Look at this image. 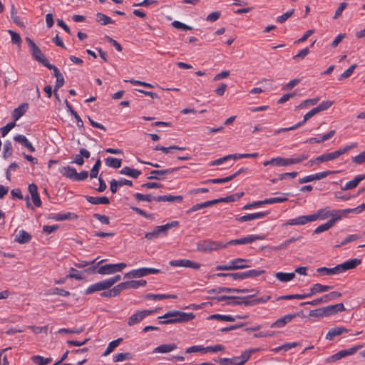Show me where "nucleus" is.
I'll return each instance as SVG.
<instances>
[{
    "instance_id": "nucleus-1",
    "label": "nucleus",
    "mask_w": 365,
    "mask_h": 365,
    "mask_svg": "<svg viewBox=\"0 0 365 365\" xmlns=\"http://www.w3.org/2000/svg\"><path fill=\"white\" fill-rule=\"evenodd\" d=\"M195 317L193 313H186L178 310L169 311L158 319L164 320L159 321V324H169L176 323H183L192 320Z\"/></svg>"
},
{
    "instance_id": "nucleus-2",
    "label": "nucleus",
    "mask_w": 365,
    "mask_h": 365,
    "mask_svg": "<svg viewBox=\"0 0 365 365\" xmlns=\"http://www.w3.org/2000/svg\"><path fill=\"white\" fill-rule=\"evenodd\" d=\"M361 262L360 259L354 258L349 261L344 262L342 264H338L332 268H327L325 267H319L317 272L323 275H334L346 270L351 269L359 265Z\"/></svg>"
},
{
    "instance_id": "nucleus-3",
    "label": "nucleus",
    "mask_w": 365,
    "mask_h": 365,
    "mask_svg": "<svg viewBox=\"0 0 365 365\" xmlns=\"http://www.w3.org/2000/svg\"><path fill=\"white\" fill-rule=\"evenodd\" d=\"M356 146H357V143H353L350 145H345L344 147H342V148H339V150H335L334 152L324 153V154L317 157L314 160H310L309 162V163L310 165H312L314 163H324V162L336 160L338 158H339L341 155L346 153L347 152H349L351 149L356 148Z\"/></svg>"
},
{
    "instance_id": "nucleus-4",
    "label": "nucleus",
    "mask_w": 365,
    "mask_h": 365,
    "mask_svg": "<svg viewBox=\"0 0 365 365\" xmlns=\"http://www.w3.org/2000/svg\"><path fill=\"white\" fill-rule=\"evenodd\" d=\"M265 272L264 270H255V269H250L246 272H235V273H217L214 274L213 276H216L218 277H232L235 280L237 279H245L247 278H254L259 277L262 274H263Z\"/></svg>"
},
{
    "instance_id": "nucleus-5",
    "label": "nucleus",
    "mask_w": 365,
    "mask_h": 365,
    "mask_svg": "<svg viewBox=\"0 0 365 365\" xmlns=\"http://www.w3.org/2000/svg\"><path fill=\"white\" fill-rule=\"evenodd\" d=\"M250 261L249 259L236 258L229 262L227 264L217 265L216 269L228 271L245 269L250 267V265L247 264Z\"/></svg>"
},
{
    "instance_id": "nucleus-6",
    "label": "nucleus",
    "mask_w": 365,
    "mask_h": 365,
    "mask_svg": "<svg viewBox=\"0 0 365 365\" xmlns=\"http://www.w3.org/2000/svg\"><path fill=\"white\" fill-rule=\"evenodd\" d=\"M227 246V244L222 242L206 240L200 242L197 245V249L202 252H210L214 250L223 249Z\"/></svg>"
},
{
    "instance_id": "nucleus-7",
    "label": "nucleus",
    "mask_w": 365,
    "mask_h": 365,
    "mask_svg": "<svg viewBox=\"0 0 365 365\" xmlns=\"http://www.w3.org/2000/svg\"><path fill=\"white\" fill-rule=\"evenodd\" d=\"M161 270L155 268L143 267L137 269H133L126 273L124 276L125 278H140L151 274L160 273Z\"/></svg>"
},
{
    "instance_id": "nucleus-8",
    "label": "nucleus",
    "mask_w": 365,
    "mask_h": 365,
    "mask_svg": "<svg viewBox=\"0 0 365 365\" xmlns=\"http://www.w3.org/2000/svg\"><path fill=\"white\" fill-rule=\"evenodd\" d=\"M318 113H319V111L317 109H316V107H315V108H312V110H310L309 112H307L304 115V119L302 122H299V123H298L292 126H290V127L283 128L275 130L273 132L272 135H280V134H283V133H286L287 131L294 130L297 128L299 127L303 123H304L307 120H308L309 118H311L312 116H314V115H316Z\"/></svg>"
},
{
    "instance_id": "nucleus-9",
    "label": "nucleus",
    "mask_w": 365,
    "mask_h": 365,
    "mask_svg": "<svg viewBox=\"0 0 365 365\" xmlns=\"http://www.w3.org/2000/svg\"><path fill=\"white\" fill-rule=\"evenodd\" d=\"M363 347V345H358L353 346L349 349H344L338 351L335 354L332 355L329 358L327 359L328 362L336 361H338L346 356L353 355L358 350L361 349Z\"/></svg>"
},
{
    "instance_id": "nucleus-10",
    "label": "nucleus",
    "mask_w": 365,
    "mask_h": 365,
    "mask_svg": "<svg viewBox=\"0 0 365 365\" xmlns=\"http://www.w3.org/2000/svg\"><path fill=\"white\" fill-rule=\"evenodd\" d=\"M264 238V235H251L240 239L232 240L225 244H227V245H245L252 243L256 240H262Z\"/></svg>"
},
{
    "instance_id": "nucleus-11",
    "label": "nucleus",
    "mask_w": 365,
    "mask_h": 365,
    "mask_svg": "<svg viewBox=\"0 0 365 365\" xmlns=\"http://www.w3.org/2000/svg\"><path fill=\"white\" fill-rule=\"evenodd\" d=\"M169 264L171 267H185L194 269H199L201 267L200 264L187 259L171 260L169 262Z\"/></svg>"
},
{
    "instance_id": "nucleus-12",
    "label": "nucleus",
    "mask_w": 365,
    "mask_h": 365,
    "mask_svg": "<svg viewBox=\"0 0 365 365\" xmlns=\"http://www.w3.org/2000/svg\"><path fill=\"white\" fill-rule=\"evenodd\" d=\"M154 312L153 310H143L138 311L133 314L129 319L128 324L129 326H133L140 322H141L145 317L152 314Z\"/></svg>"
},
{
    "instance_id": "nucleus-13",
    "label": "nucleus",
    "mask_w": 365,
    "mask_h": 365,
    "mask_svg": "<svg viewBox=\"0 0 365 365\" xmlns=\"http://www.w3.org/2000/svg\"><path fill=\"white\" fill-rule=\"evenodd\" d=\"M314 218L312 215H301L294 219L287 220L283 226L287 225H303L308 222H313Z\"/></svg>"
},
{
    "instance_id": "nucleus-14",
    "label": "nucleus",
    "mask_w": 365,
    "mask_h": 365,
    "mask_svg": "<svg viewBox=\"0 0 365 365\" xmlns=\"http://www.w3.org/2000/svg\"><path fill=\"white\" fill-rule=\"evenodd\" d=\"M269 214L268 212H258L255 213H251V214H247L243 216H236L235 220L238 222H247L256 219H261L264 217Z\"/></svg>"
},
{
    "instance_id": "nucleus-15",
    "label": "nucleus",
    "mask_w": 365,
    "mask_h": 365,
    "mask_svg": "<svg viewBox=\"0 0 365 365\" xmlns=\"http://www.w3.org/2000/svg\"><path fill=\"white\" fill-rule=\"evenodd\" d=\"M300 316L299 313L294 314H287L284 317L278 319L274 323L271 324L272 328L278 327L281 328L284 327L287 323L290 322L294 318L296 317Z\"/></svg>"
},
{
    "instance_id": "nucleus-16",
    "label": "nucleus",
    "mask_w": 365,
    "mask_h": 365,
    "mask_svg": "<svg viewBox=\"0 0 365 365\" xmlns=\"http://www.w3.org/2000/svg\"><path fill=\"white\" fill-rule=\"evenodd\" d=\"M222 292H227V293H247L249 292L248 289H235V288H229V287H219L215 289H212L207 291V293H222Z\"/></svg>"
},
{
    "instance_id": "nucleus-17",
    "label": "nucleus",
    "mask_w": 365,
    "mask_h": 365,
    "mask_svg": "<svg viewBox=\"0 0 365 365\" xmlns=\"http://www.w3.org/2000/svg\"><path fill=\"white\" fill-rule=\"evenodd\" d=\"M323 309L325 317H329L345 310V307L343 303H339L334 305H329L323 307Z\"/></svg>"
},
{
    "instance_id": "nucleus-18",
    "label": "nucleus",
    "mask_w": 365,
    "mask_h": 365,
    "mask_svg": "<svg viewBox=\"0 0 365 365\" xmlns=\"http://www.w3.org/2000/svg\"><path fill=\"white\" fill-rule=\"evenodd\" d=\"M179 169V168L165 169V170H154L150 172V175L148 177L149 180H162V175L170 174L176 171Z\"/></svg>"
},
{
    "instance_id": "nucleus-19",
    "label": "nucleus",
    "mask_w": 365,
    "mask_h": 365,
    "mask_svg": "<svg viewBox=\"0 0 365 365\" xmlns=\"http://www.w3.org/2000/svg\"><path fill=\"white\" fill-rule=\"evenodd\" d=\"M109 289V287L107 284L106 280H103L101 282H98L97 283H95L93 284H91L89 286L85 291L86 294H90L95 292L105 290Z\"/></svg>"
},
{
    "instance_id": "nucleus-20",
    "label": "nucleus",
    "mask_w": 365,
    "mask_h": 365,
    "mask_svg": "<svg viewBox=\"0 0 365 365\" xmlns=\"http://www.w3.org/2000/svg\"><path fill=\"white\" fill-rule=\"evenodd\" d=\"M348 331H349V330L347 329H346L345 327H336L331 329L326 334L325 338L327 340H333V339L335 336H339L344 333H347Z\"/></svg>"
},
{
    "instance_id": "nucleus-21",
    "label": "nucleus",
    "mask_w": 365,
    "mask_h": 365,
    "mask_svg": "<svg viewBox=\"0 0 365 365\" xmlns=\"http://www.w3.org/2000/svg\"><path fill=\"white\" fill-rule=\"evenodd\" d=\"M160 235H167L165 230L163 228V225L156 226L153 231L147 232L145 235V237L148 240H151L154 238L158 237Z\"/></svg>"
},
{
    "instance_id": "nucleus-22",
    "label": "nucleus",
    "mask_w": 365,
    "mask_h": 365,
    "mask_svg": "<svg viewBox=\"0 0 365 365\" xmlns=\"http://www.w3.org/2000/svg\"><path fill=\"white\" fill-rule=\"evenodd\" d=\"M183 197L182 195H160L154 198L155 201L158 202H181Z\"/></svg>"
},
{
    "instance_id": "nucleus-23",
    "label": "nucleus",
    "mask_w": 365,
    "mask_h": 365,
    "mask_svg": "<svg viewBox=\"0 0 365 365\" xmlns=\"http://www.w3.org/2000/svg\"><path fill=\"white\" fill-rule=\"evenodd\" d=\"M31 235L25 230H19L15 235V241L20 244H25L30 242Z\"/></svg>"
},
{
    "instance_id": "nucleus-24",
    "label": "nucleus",
    "mask_w": 365,
    "mask_h": 365,
    "mask_svg": "<svg viewBox=\"0 0 365 365\" xmlns=\"http://www.w3.org/2000/svg\"><path fill=\"white\" fill-rule=\"evenodd\" d=\"M365 179V175H356L353 180L347 182L344 187H342L343 190H351L355 188L359 183Z\"/></svg>"
},
{
    "instance_id": "nucleus-25",
    "label": "nucleus",
    "mask_w": 365,
    "mask_h": 365,
    "mask_svg": "<svg viewBox=\"0 0 365 365\" xmlns=\"http://www.w3.org/2000/svg\"><path fill=\"white\" fill-rule=\"evenodd\" d=\"M249 292H252V294L250 296L240 297L241 298L239 299H242V303L245 306H254L257 304L255 299H250V298L255 297L258 293V291L255 289H249Z\"/></svg>"
},
{
    "instance_id": "nucleus-26",
    "label": "nucleus",
    "mask_w": 365,
    "mask_h": 365,
    "mask_svg": "<svg viewBox=\"0 0 365 365\" xmlns=\"http://www.w3.org/2000/svg\"><path fill=\"white\" fill-rule=\"evenodd\" d=\"M31 51L32 53V56L35 58V60L42 63L43 66L44 63H47L48 62L47 58L45 57V56L43 54V53L38 46H36Z\"/></svg>"
},
{
    "instance_id": "nucleus-27",
    "label": "nucleus",
    "mask_w": 365,
    "mask_h": 365,
    "mask_svg": "<svg viewBox=\"0 0 365 365\" xmlns=\"http://www.w3.org/2000/svg\"><path fill=\"white\" fill-rule=\"evenodd\" d=\"M29 108L28 103H22L18 108H15L12 113V118L14 120L20 118L27 110Z\"/></svg>"
},
{
    "instance_id": "nucleus-28",
    "label": "nucleus",
    "mask_w": 365,
    "mask_h": 365,
    "mask_svg": "<svg viewBox=\"0 0 365 365\" xmlns=\"http://www.w3.org/2000/svg\"><path fill=\"white\" fill-rule=\"evenodd\" d=\"M86 200L93 204V205H98V204H105L108 205L110 203V200L108 197H91V196H86Z\"/></svg>"
},
{
    "instance_id": "nucleus-29",
    "label": "nucleus",
    "mask_w": 365,
    "mask_h": 365,
    "mask_svg": "<svg viewBox=\"0 0 365 365\" xmlns=\"http://www.w3.org/2000/svg\"><path fill=\"white\" fill-rule=\"evenodd\" d=\"M59 172L65 177H66L67 178H69L72 180L74 181V179H75V176H76V170L73 168H71L70 166H64V167H62L60 170H59Z\"/></svg>"
},
{
    "instance_id": "nucleus-30",
    "label": "nucleus",
    "mask_w": 365,
    "mask_h": 365,
    "mask_svg": "<svg viewBox=\"0 0 365 365\" xmlns=\"http://www.w3.org/2000/svg\"><path fill=\"white\" fill-rule=\"evenodd\" d=\"M120 173L122 175H128L131 178L136 179L141 175V171L138 169H135V168H132L126 166V167H124L120 171Z\"/></svg>"
},
{
    "instance_id": "nucleus-31",
    "label": "nucleus",
    "mask_w": 365,
    "mask_h": 365,
    "mask_svg": "<svg viewBox=\"0 0 365 365\" xmlns=\"http://www.w3.org/2000/svg\"><path fill=\"white\" fill-rule=\"evenodd\" d=\"M177 348L175 344H164L155 348L153 352L155 353H168Z\"/></svg>"
},
{
    "instance_id": "nucleus-32",
    "label": "nucleus",
    "mask_w": 365,
    "mask_h": 365,
    "mask_svg": "<svg viewBox=\"0 0 365 365\" xmlns=\"http://www.w3.org/2000/svg\"><path fill=\"white\" fill-rule=\"evenodd\" d=\"M287 159L282 157H277L272 158L269 160L264 162V166H267L269 165H276V166H287Z\"/></svg>"
},
{
    "instance_id": "nucleus-33",
    "label": "nucleus",
    "mask_w": 365,
    "mask_h": 365,
    "mask_svg": "<svg viewBox=\"0 0 365 365\" xmlns=\"http://www.w3.org/2000/svg\"><path fill=\"white\" fill-rule=\"evenodd\" d=\"M175 294H148L145 296V299L153 300H161L164 299H176Z\"/></svg>"
},
{
    "instance_id": "nucleus-34",
    "label": "nucleus",
    "mask_w": 365,
    "mask_h": 365,
    "mask_svg": "<svg viewBox=\"0 0 365 365\" xmlns=\"http://www.w3.org/2000/svg\"><path fill=\"white\" fill-rule=\"evenodd\" d=\"M330 215H331V210H329L328 207L320 209L312 215L313 217H314V221L317 220V219L325 220L329 217Z\"/></svg>"
},
{
    "instance_id": "nucleus-35",
    "label": "nucleus",
    "mask_w": 365,
    "mask_h": 365,
    "mask_svg": "<svg viewBox=\"0 0 365 365\" xmlns=\"http://www.w3.org/2000/svg\"><path fill=\"white\" fill-rule=\"evenodd\" d=\"M275 277L279 281L282 282H287L294 278L295 274L294 272L287 273L279 272L275 274Z\"/></svg>"
},
{
    "instance_id": "nucleus-36",
    "label": "nucleus",
    "mask_w": 365,
    "mask_h": 365,
    "mask_svg": "<svg viewBox=\"0 0 365 365\" xmlns=\"http://www.w3.org/2000/svg\"><path fill=\"white\" fill-rule=\"evenodd\" d=\"M78 215L72 213V212H67V213H58L56 214L54 217H53V219H54L56 221H63L68 219H77Z\"/></svg>"
},
{
    "instance_id": "nucleus-37",
    "label": "nucleus",
    "mask_w": 365,
    "mask_h": 365,
    "mask_svg": "<svg viewBox=\"0 0 365 365\" xmlns=\"http://www.w3.org/2000/svg\"><path fill=\"white\" fill-rule=\"evenodd\" d=\"M121 341H122V339L119 338V339H117L113 340L111 342H110L108 344L106 351L102 354V356H106L108 355L109 354H110L114 350V349L120 344V343Z\"/></svg>"
},
{
    "instance_id": "nucleus-38",
    "label": "nucleus",
    "mask_w": 365,
    "mask_h": 365,
    "mask_svg": "<svg viewBox=\"0 0 365 365\" xmlns=\"http://www.w3.org/2000/svg\"><path fill=\"white\" fill-rule=\"evenodd\" d=\"M96 21L102 25H107L114 23V21L109 16L100 12L96 14Z\"/></svg>"
},
{
    "instance_id": "nucleus-39",
    "label": "nucleus",
    "mask_w": 365,
    "mask_h": 365,
    "mask_svg": "<svg viewBox=\"0 0 365 365\" xmlns=\"http://www.w3.org/2000/svg\"><path fill=\"white\" fill-rule=\"evenodd\" d=\"M97 273L99 274H111L115 273V269H113L112 264H108L101 266L97 269Z\"/></svg>"
},
{
    "instance_id": "nucleus-40",
    "label": "nucleus",
    "mask_w": 365,
    "mask_h": 365,
    "mask_svg": "<svg viewBox=\"0 0 365 365\" xmlns=\"http://www.w3.org/2000/svg\"><path fill=\"white\" fill-rule=\"evenodd\" d=\"M126 283L128 285V289H138L140 287H145L147 284V282L144 279H140L127 281Z\"/></svg>"
},
{
    "instance_id": "nucleus-41",
    "label": "nucleus",
    "mask_w": 365,
    "mask_h": 365,
    "mask_svg": "<svg viewBox=\"0 0 365 365\" xmlns=\"http://www.w3.org/2000/svg\"><path fill=\"white\" fill-rule=\"evenodd\" d=\"M105 161L108 166L113 168H119L121 166V160L118 158L108 157Z\"/></svg>"
},
{
    "instance_id": "nucleus-42",
    "label": "nucleus",
    "mask_w": 365,
    "mask_h": 365,
    "mask_svg": "<svg viewBox=\"0 0 365 365\" xmlns=\"http://www.w3.org/2000/svg\"><path fill=\"white\" fill-rule=\"evenodd\" d=\"M341 296V292L334 291V292H331L329 294H324V296L322 297V299L323 303H326L331 300L336 299L340 297Z\"/></svg>"
},
{
    "instance_id": "nucleus-43",
    "label": "nucleus",
    "mask_w": 365,
    "mask_h": 365,
    "mask_svg": "<svg viewBox=\"0 0 365 365\" xmlns=\"http://www.w3.org/2000/svg\"><path fill=\"white\" fill-rule=\"evenodd\" d=\"M208 319H217V320L230 322H234L235 320V319L230 315H222V314H219L210 315L208 317Z\"/></svg>"
},
{
    "instance_id": "nucleus-44",
    "label": "nucleus",
    "mask_w": 365,
    "mask_h": 365,
    "mask_svg": "<svg viewBox=\"0 0 365 365\" xmlns=\"http://www.w3.org/2000/svg\"><path fill=\"white\" fill-rule=\"evenodd\" d=\"M331 289H332L331 286L323 285V284H321L319 283L314 284L312 286V291L314 292H316V294L327 292Z\"/></svg>"
},
{
    "instance_id": "nucleus-45",
    "label": "nucleus",
    "mask_w": 365,
    "mask_h": 365,
    "mask_svg": "<svg viewBox=\"0 0 365 365\" xmlns=\"http://www.w3.org/2000/svg\"><path fill=\"white\" fill-rule=\"evenodd\" d=\"M128 289V285L126 282H121L118 284V285L115 286L113 288L111 289L113 295L114 297L118 296L123 290Z\"/></svg>"
},
{
    "instance_id": "nucleus-46",
    "label": "nucleus",
    "mask_w": 365,
    "mask_h": 365,
    "mask_svg": "<svg viewBox=\"0 0 365 365\" xmlns=\"http://www.w3.org/2000/svg\"><path fill=\"white\" fill-rule=\"evenodd\" d=\"M132 358V354L129 352L125 353H119L116 354L115 356H113V361L115 362H119L123 361L124 360H128Z\"/></svg>"
},
{
    "instance_id": "nucleus-47",
    "label": "nucleus",
    "mask_w": 365,
    "mask_h": 365,
    "mask_svg": "<svg viewBox=\"0 0 365 365\" xmlns=\"http://www.w3.org/2000/svg\"><path fill=\"white\" fill-rule=\"evenodd\" d=\"M288 200V198L286 197H270L267 198L264 200V205L265 204H274V203H281L284 202H287Z\"/></svg>"
},
{
    "instance_id": "nucleus-48",
    "label": "nucleus",
    "mask_w": 365,
    "mask_h": 365,
    "mask_svg": "<svg viewBox=\"0 0 365 365\" xmlns=\"http://www.w3.org/2000/svg\"><path fill=\"white\" fill-rule=\"evenodd\" d=\"M332 221H327L326 223L322 224L319 226H318L313 232V234H319L322 232H325L330 228L332 227L331 226Z\"/></svg>"
},
{
    "instance_id": "nucleus-49",
    "label": "nucleus",
    "mask_w": 365,
    "mask_h": 365,
    "mask_svg": "<svg viewBox=\"0 0 365 365\" xmlns=\"http://www.w3.org/2000/svg\"><path fill=\"white\" fill-rule=\"evenodd\" d=\"M8 32L11 35L12 43L17 45L19 47H20L21 43V38L20 35L13 30H8Z\"/></svg>"
},
{
    "instance_id": "nucleus-50",
    "label": "nucleus",
    "mask_w": 365,
    "mask_h": 365,
    "mask_svg": "<svg viewBox=\"0 0 365 365\" xmlns=\"http://www.w3.org/2000/svg\"><path fill=\"white\" fill-rule=\"evenodd\" d=\"M244 195V192H242L240 193H235L234 195H231L230 196L225 197H221V202H234L239 200L241 197Z\"/></svg>"
},
{
    "instance_id": "nucleus-51",
    "label": "nucleus",
    "mask_w": 365,
    "mask_h": 365,
    "mask_svg": "<svg viewBox=\"0 0 365 365\" xmlns=\"http://www.w3.org/2000/svg\"><path fill=\"white\" fill-rule=\"evenodd\" d=\"M331 215L329 216L331 219L329 221H332L331 226L333 227L335 223L341 219V210H331Z\"/></svg>"
},
{
    "instance_id": "nucleus-52",
    "label": "nucleus",
    "mask_w": 365,
    "mask_h": 365,
    "mask_svg": "<svg viewBox=\"0 0 365 365\" xmlns=\"http://www.w3.org/2000/svg\"><path fill=\"white\" fill-rule=\"evenodd\" d=\"M33 359L38 365L48 364L52 361L51 358H44L41 356H34Z\"/></svg>"
},
{
    "instance_id": "nucleus-53",
    "label": "nucleus",
    "mask_w": 365,
    "mask_h": 365,
    "mask_svg": "<svg viewBox=\"0 0 365 365\" xmlns=\"http://www.w3.org/2000/svg\"><path fill=\"white\" fill-rule=\"evenodd\" d=\"M356 66V64H352L351 66H349V68L344 71L343 73L340 76L339 80L341 81L351 76Z\"/></svg>"
},
{
    "instance_id": "nucleus-54",
    "label": "nucleus",
    "mask_w": 365,
    "mask_h": 365,
    "mask_svg": "<svg viewBox=\"0 0 365 365\" xmlns=\"http://www.w3.org/2000/svg\"><path fill=\"white\" fill-rule=\"evenodd\" d=\"M134 197H135L136 200H138L139 201H147V202H151L152 200H154V198L155 197H153L150 194L143 195V194L138 193V192L135 193L134 195Z\"/></svg>"
},
{
    "instance_id": "nucleus-55",
    "label": "nucleus",
    "mask_w": 365,
    "mask_h": 365,
    "mask_svg": "<svg viewBox=\"0 0 365 365\" xmlns=\"http://www.w3.org/2000/svg\"><path fill=\"white\" fill-rule=\"evenodd\" d=\"M361 237L360 235H350L349 236H347L341 242L340 245H336L335 247H339L341 246H343L344 245H346L349 242H354L358 239H359Z\"/></svg>"
},
{
    "instance_id": "nucleus-56",
    "label": "nucleus",
    "mask_w": 365,
    "mask_h": 365,
    "mask_svg": "<svg viewBox=\"0 0 365 365\" xmlns=\"http://www.w3.org/2000/svg\"><path fill=\"white\" fill-rule=\"evenodd\" d=\"M294 12V9H290L286 13L283 14L282 15L278 16L277 18V21L280 24L285 22L289 17H291L293 15Z\"/></svg>"
},
{
    "instance_id": "nucleus-57",
    "label": "nucleus",
    "mask_w": 365,
    "mask_h": 365,
    "mask_svg": "<svg viewBox=\"0 0 365 365\" xmlns=\"http://www.w3.org/2000/svg\"><path fill=\"white\" fill-rule=\"evenodd\" d=\"M101 165V160L98 159L91 170L90 177L91 178H95L98 176Z\"/></svg>"
},
{
    "instance_id": "nucleus-58",
    "label": "nucleus",
    "mask_w": 365,
    "mask_h": 365,
    "mask_svg": "<svg viewBox=\"0 0 365 365\" xmlns=\"http://www.w3.org/2000/svg\"><path fill=\"white\" fill-rule=\"evenodd\" d=\"M319 101V97H317V98H314L307 99V100L302 101L298 106V108H303L307 106L308 105L314 106V105H316Z\"/></svg>"
},
{
    "instance_id": "nucleus-59",
    "label": "nucleus",
    "mask_w": 365,
    "mask_h": 365,
    "mask_svg": "<svg viewBox=\"0 0 365 365\" xmlns=\"http://www.w3.org/2000/svg\"><path fill=\"white\" fill-rule=\"evenodd\" d=\"M352 163L356 165H361L365 163V150L351 158Z\"/></svg>"
},
{
    "instance_id": "nucleus-60",
    "label": "nucleus",
    "mask_w": 365,
    "mask_h": 365,
    "mask_svg": "<svg viewBox=\"0 0 365 365\" xmlns=\"http://www.w3.org/2000/svg\"><path fill=\"white\" fill-rule=\"evenodd\" d=\"M16 141L27 148L31 152H34L35 148L32 144L28 140V138H14Z\"/></svg>"
},
{
    "instance_id": "nucleus-61",
    "label": "nucleus",
    "mask_w": 365,
    "mask_h": 365,
    "mask_svg": "<svg viewBox=\"0 0 365 365\" xmlns=\"http://www.w3.org/2000/svg\"><path fill=\"white\" fill-rule=\"evenodd\" d=\"M338 171H331V170H327L321 173H316L313 175V177L314 178V180H319L321 179H323L326 177H327L329 175L336 173Z\"/></svg>"
},
{
    "instance_id": "nucleus-62",
    "label": "nucleus",
    "mask_w": 365,
    "mask_h": 365,
    "mask_svg": "<svg viewBox=\"0 0 365 365\" xmlns=\"http://www.w3.org/2000/svg\"><path fill=\"white\" fill-rule=\"evenodd\" d=\"M332 105H333V101H324L316 107V109H317L319 113V112H322V111H324V110L328 109Z\"/></svg>"
},
{
    "instance_id": "nucleus-63",
    "label": "nucleus",
    "mask_w": 365,
    "mask_h": 365,
    "mask_svg": "<svg viewBox=\"0 0 365 365\" xmlns=\"http://www.w3.org/2000/svg\"><path fill=\"white\" fill-rule=\"evenodd\" d=\"M309 316L316 318H322L325 317L323 307L311 310L309 312Z\"/></svg>"
},
{
    "instance_id": "nucleus-64",
    "label": "nucleus",
    "mask_w": 365,
    "mask_h": 365,
    "mask_svg": "<svg viewBox=\"0 0 365 365\" xmlns=\"http://www.w3.org/2000/svg\"><path fill=\"white\" fill-rule=\"evenodd\" d=\"M348 4L346 2H341L338 8L336 9L335 14L333 16L334 19H338L339 16H341L343 11L347 7Z\"/></svg>"
}]
</instances>
